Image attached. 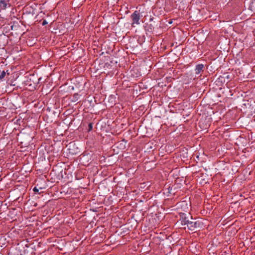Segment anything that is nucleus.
I'll return each instance as SVG.
<instances>
[{"label":"nucleus","instance_id":"10","mask_svg":"<svg viewBox=\"0 0 255 255\" xmlns=\"http://www.w3.org/2000/svg\"><path fill=\"white\" fill-rule=\"evenodd\" d=\"M47 23V22L45 20H44L42 22V25H44L46 24Z\"/></svg>","mask_w":255,"mask_h":255},{"label":"nucleus","instance_id":"5","mask_svg":"<svg viewBox=\"0 0 255 255\" xmlns=\"http://www.w3.org/2000/svg\"><path fill=\"white\" fill-rule=\"evenodd\" d=\"M190 222L188 220H187L186 218H182L181 220V224L182 225H187V226L189 225V223H190Z\"/></svg>","mask_w":255,"mask_h":255},{"label":"nucleus","instance_id":"9","mask_svg":"<svg viewBox=\"0 0 255 255\" xmlns=\"http://www.w3.org/2000/svg\"><path fill=\"white\" fill-rule=\"evenodd\" d=\"M33 191L35 192V193H36V192H38V189L36 187H35L33 189Z\"/></svg>","mask_w":255,"mask_h":255},{"label":"nucleus","instance_id":"8","mask_svg":"<svg viewBox=\"0 0 255 255\" xmlns=\"http://www.w3.org/2000/svg\"><path fill=\"white\" fill-rule=\"evenodd\" d=\"M92 128H93V124H92V123H88L87 131L88 132L90 131L92 129Z\"/></svg>","mask_w":255,"mask_h":255},{"label":"nucleus","instance_id":"6","mask_svg":"<svg viewBox=\"0 0 255 255\" xmlns=\"http://www.w3.org/2000/svg\"><path fill=\"white\" fill-rule=\"evenodd\" d=\"M6 72L4 70H0V80H2L5 77Z\"/></svg>","mask_w":255,"mask_h":255},{"label":"nucleus","instance_id":"7","mask_svg":"<svg viewBox=\"0 0 255 255\" xmlns=\"http://www.w3.org/2000/svg\"><path fill=\"white\" fill-rule=\"evenodd\" d=\"M80 96L78 94H75L73 96V98L72 99L73 101H76L79 98Z\"/></svg>","mask_w":255,"mask_h":255},{"label":"nucleus","instance_id":"11","mask_svg":"<svg viewBox=\"0 0 255 255\" xmlns=\"http://www.w3.org/2000/svg\"><path fill=\"white\" fill-rule=\"evenodd\" d=\"M83 126H85V122H83Z\"/></svg>","mask_w":255,"mask_h":255},{"label":"nucleus","instance_id":"2","mask_svg":"<svg viewBox=\"0 0 255 255\" xmlns=\"http://www.w3.org/2000/svg\"><path fill=\"white\" fill-rule=\"evenodd\" d=\"M200 223L198 222L190 221L187 227L188 229L191 231H194L197 228L199 227Z\"/></svg>","mask_w":255,"mask_h":255},{"label":"nucleus","instance_id":"1","mask_svg":"<svg viewBox=\"0 0 255 255\" xmlns=\"http://www.w3.org/2000/svg\"><path fill=\"white\" fill-rule=\"evenodd\" d=\"M130 17L132 21L131 23L132 27L134 26V24L138 25L139 24V20L140 18V15L138 11H134V12L131 15Z\"/></svg>","mask_w":255,"mask_h":255},{"label":"nucleus","instance_id":"4","mask_svg":"<svg viewBox=\"0 0 255 255\" xmlns=\"http://www.w3.org/2000/svg\"><path fill=\"white\" fill-rule=\"evenodd\" d=\"M204 65L202 64H198L195 68V73L197 75L199 74L203 71Z\"/></svg>","mask_w":255,"mask_h":255},{"label":"nucleus","instance_id":"3","mask_svg":"<svg viewBox=\"0 0 255 255\" xmlns=\"http://www.w3.org/2000/svg\"><path fill=\"white\" fill-rule=\"evenodd\" d=\"M8 6L10 7V3L8 2V1H6L4 0H0V8L2 9H5L6 8L7 6Z\"/></svg>","mask_w":255,"mask_h":255}]
</instances>
